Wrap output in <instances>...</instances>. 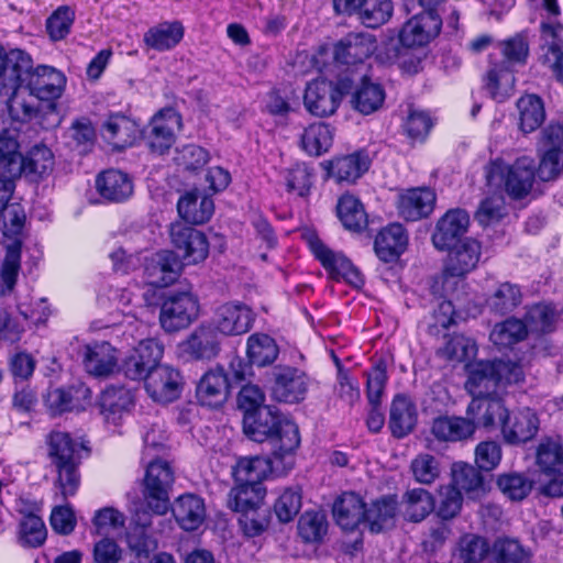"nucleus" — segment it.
I'll list each match as a JSON object with an SVG mask.
<instances>
[{
	"instance_id": "f257e3e1",
	"label": "nucleus",
	"mask_w": 563,
	"mask_h": 563,
	"mask_svg": "<svg viewBox=\"0 0 563 563\" xmlns=\"http://www.w3.org/2000/svg\"><path fill=\"white\" fill-rule=\"evenodd\" d=\"M24 54L30 60L29 66L19 71L14 89H7V80L0 78V99L7 103L12 120L20 122L36 117V101L58 98L66 84L64 75L53 67L38 66L32 69V59L25 52Z\"/></svg>"
},
{
	"instance_id": "f03ea898",
	"label": "nucleus",
	"mask_w": 563,
	"mask_h": 563,
	"mask_svg": "<svg viewBox=\"0 0 563 563\" xmlns=\"http://www.w3.org/2000/svg\"><path fill=\"white\" fill-rule=\"evenodd\" d=\"M243 429L256 442L268 441L275 457H290L300 444L297 424L272 407L245 413Z\"/></svg>"
},
{
	"instance_id": "7ed1b4c3",
	"label": "nucleus",
	"mask_w": 563,
	"mask_h": 563,
	"mask_svg": "<svg viewBox=\"0 0 563 563\" xmlns=\"http://www.w3.org/2000/svg\"><path fill=\"white\" fill-rule=\"evenodd\" d=\"M175 481L169 463L153 460L148 463L143 479V500L134 503L133 521L151 527L153 516H164L170 508L169 493Z\"/></svg>"
},
{
	"instance_id": "20e7f679",
	"label": "nucleus",
	"mask_w": 563,
	"mask_h": 563,
	"mask_svg": "<svg viewBox=\"0 0 563 563\" xmlns=\"http://www.w3.org/2000/svg\"><path fill=\"white\" fill-rule=\"evenodd\" d=\"M465 388L473 396L497 395L500 385L517 384L523 379L522 367L510 361H478L466 365Z\"/></svg>"
},
{
	"instance_id": "39448f33",
	"label": "nucleus",
	"mask_w": 563,
	"mask_h": 563,
	"mask_svg": "<svg viewBox=\"0 0 563 563\" xmlns=\"http://www.w3.org/2000/svg\"><path fill=\"white\" fill-rule=\"evenodd\" d=\"M486 176L489 184L496 179L501 181L507 195L515 200H520L532 190L538 176L536 161L527 155L518 157L511 164L496 158L489 164Z\"/></svg>"
},
{
	"instance_id": "423d86ee",
	"label": "nucleus",
	"mask_w": 563,
	"mask_h": 563,
	"mask_svg": "<svg viewBox=\"0 0 563 563\" xmlns=\"http://www.w3.org/2000/svg\"><path fill=\"white\" fill-rule=\"evenodd\" d=\"M199 314V302L189 291L168 295L159 312V322L167 332H176L189 327Z\"/></svg>"
},
{
	"instance_id": "0eeeda50",
	"label": "nucleus",
	"mask_w": 563,
	"mask_h": 563,
	"mask_svg": "<svg viewBox=\"0 0 563 563\" xmlns=\"http://www.w3.org/2000/svg\"><path fill=\"white\" fill-rule=\"evenodd\" d=\"M347 86L333 84L327 79H316L308 84L303 103L306 109L316 117H327L333 114L345 93Z\"/></svg>"
},
{
	"instance_id": "6e6552de",
	"label": "nucleus",
	"mask_w": 563,
	"mask_h": 563,
	"mask_svg": "<svg viewBox=\"0 0 563 563\" xmlns=\"http://www.w3.org/2000/svg\"><path fill=\"white\" fill-rule=\"evenodd\" d=\"M309 246L316 258L333 279L342 278L355 287L363 285L362 274L341 252H334L317 236L309 240Z\"/></svg>"
},
{
	"instance_id": "1a4fd4ad",
	"label": "nucleus",
	"mask_w": 563,
	"mask_h": 563,
	"mask_svg": "<svg viewBox=\"0 0 563 563\" xmlns=\"http://www.w3.org/2000/svg\"><path fill=\"white\" fill-rule=\"evenodd\" d=\"M181 128V117L173 108L156 113L145 132V140L152 152L164 154L175 142V132Z\"/></svg>"
},
{
	"instance_id": "9d476101",
	"label": "nucleus",
	"mask_w": 563,
	"mask_h": 563,
	"mask_svg": "<svg viewBox=\"0 0 563 563\" xmlns=\"http://www.w3.org/2000/svg\"><path fill=\"white\" fill-rule=\"evenodd\" d=\"M441 26L440 14L434 10H424L404 24L399 40L408 47L423 46L439 35Z\"/></svg>"
},
{
	"instance_id": "9b49d317",
	"label": "nucleus",
	"mask_w": 563,
	"mask_h": 563,
	"mask_svg": "<svg viewBox=\"0 0 563 563\" xmlns=\"http://www.w3.org/2000/svg\"><path fill=\"white\" fill-rule=\"evenodd\" d=\"M170 239L174 246L183 252L184 265L197 264L205 261L209 254V243L206 235L184 223L170 227Z\"/></svg>"
},
{
	"instance_id": "f8f14e48",
	"label": "nucleus",
	"mask_w": 563,
	"mask_h": 563,
	"mask_svg": "<svg viewBox=\"0 0 563 563\" xmlns=\"http://www.w3.org/2000/svg\"><path fill=\"white\" fill-rule=\"evenodd\" d=\"M376 48V38L373 34L349 33L334 45L333 57L341 65H358L369 58Z\"/></svg>"
},
{
	"instance_id": "ddd939ff",
	"label": "nucleus",
	"mask_w": 563,
	"mask_h": 563,
	"mask_svg": "<svg viewBox=\"0 0 563 563\" xmlns=\"http://www.w3.org/2000/svg\"><path fill=\"white\" fill-rule=\"evenodd\" d=\"M466 415L477 427L493 430L499 428L503 432L508 418V409L497 395L473 398L466 409Z\"/></svg>"
},
{
	"instance_id": "4468645a",
	"label": "nucleus",
	"mask_w": 563,
	"mask_h": 563,
	"mask_svg": "<svg viewBox=\"0 0 563 563\" xmlns=\"http://www.w3.org/2000/svg\"><path fill=\"white\" fill-rule=\"evenodd\" d=\"M181 376L168 365H159L146 376L145 389L157 402H172L180 395Z\"/></svg>"
},
{
	"instance_id": "2eb2a0df",
	"label": "nucleus",
	"mask_w": 563,
	"mask_h": 563,
	"mask_svg": "<svg viewBox=\"0 0 563 563\" xmlns=\"http://www.w3.org/2000/svg\"><path fill=\"white\" fill-rule=\"evenodd\" d=\"M540 30L543 42L541 60L563 82V24L558 21H543Z\"/></svg>"
},
{
	"instance_id": "dca6fc26",
	"label": "nucleus",
	"mask_w": 563,
	"mask_h": 563,
	"mask_svg": "<svg viewBox=\"0 0 563 563\" xmlns=\"http://www.w3.org/2000/svg\"><path fill=\"white\" fill-rule=\"evenodd\" d=\"M274 384L272 396L277 401L296 404L305 398L307 393V378L299 369L294 367H276L273 372Z\"/></svg>"
},
{
	"instance_id": "f3484780",
	"label": "nucleus",
	"mask_w": 563,
	"mask_h": 563,
	"mask_svg": "<svg viewBox=\"0 0 563 563\" xmlns=\"http://www.w3.org/2000/svg\"><path fill=\"white\" fill-rule=\"evenodd\" d=\"M470 223L468 213L463 209L449 210L437 223L432 234L435 249L445 251L455 245L466 232Z\"/></svg>"
},
{
	"instance_id": "a211bd4d",
	"label": "nucleus",
	"mask_w": 563,
	"mask_h": 563,
	"mask_svg": "<svg viewBox=\"0 0 563 563\" xmlns=\"http://www.w3.org/2000/svg\"><path fill=\"white\" fill-rule=\"evenodd\" d=\"M279 463H283L284 468H291L292 457H272L264 459L260 456L251 459H241L236 466L233 468V476L235 482H245L251 485L262 484L267 473L279 468Z\"/></svg>"
},
{
	"instance_id": "6ab92c4d",
	"label": "nucleus",
	"mask_w": 563,
	"mask_h": 563,
	"mask_svg": "<svg viewBox=\"0 0 563 563\" xmlns=\"http://www.w3.org/2000/svg\"><path fill=\"white\" fill-rule=\"evenodd\" d=\"M139 125L120 113L109 115L101 128L103 141L118 152L131 147L139 137Z\"/></svg>"
},
{
	"instance_id": "aec40b11",
	"label": "nucleus",
	"mask_w": 563,
	"mask_h": 563,
	"mask_svg": "<svg viewBox=\"0 0 563 563\" xmlns=\"http://www.w3.org/2000/svg\"><path fill=\"white\" fill-rule=\"evenodd\" d=\"M254 321L252 310L243 303L228 302L220 306L214 314L216 329L225 335L246 333Z\"/></svg>"
},
{
	"instance_id": "412c9836",
	"label": "nucleus",
	"mask_w": 563,
	"mask_h": 563,
	"mask_svg": "<svg viewBox=\"0 0 563 563\" xmlns=\"http://www.w3.org/2000/svg\"><path fill=\"white\" fill-rule=\"evenodd\" d=\"M183 356L191 360H211L220 352V341L216 329L208 325L197 328L187 340L178 344Z\"/></svg>"
},
{
	"instance_id": "4be33fe9",
	"label": "nucleus",
	"mask_w": 563,
	"mask_h": 563,
	"mask_svg": "<svg viewBox=\"0 0 563 563\" xmlns=\"http://www.w3.org/2000/svg\"><path fill=\"white\" fill-rule=\"evenodd\" d=\"M231 387L232 383L222 368L211 369L197 385V399L202 406L218 408L225 402Z\"/></svg>"
},
{
	"instance_id": "5701e85b",
	"label": "nucleus",
	"mask_w": 563,
	"mask_h": 563,
	"mask_svg": "<svg viewBox=\"0 0 563 563\" xmlns=\"http://www.w3.org/2000/svg\"><path fill=\"white\" fill-rule=\"evenodd\" d=\"M435 199V192L429 188L408 189L398 198L399 216L407 221L427 218L434 209Z\"/></svg>"
},
{
	"instance_id": "b1692460",
	"label": "nucleus",
	"mask_w": 563,
	"mask_h": 563,
	"mask_svg": "<svg viewBox=\"0 0 563 563\" xmlns=\"http://www.w3.org/2000/svg\"><path fill=\"white\" fill-rule=\"evenodd\" d=\"M184 263L173 251H161L147 264V283L154 287H167L173 284L183 269Z\"/></svg>"
},
{
	"instance_id": "393cba45",
	"label": "nucleus",
	"mask_w": 563,
	"mask_h": 563,
	"mask_svg": "<svg viewBox=\"0 0 563 563\" xmlns=\"http://www.w3.org/2000/svg\"><path fill=\"white\" fill-rule=\"evenodd\" d=\"M540 428V420L534 410L523 408L512 417L508 415L503 429V438L508 444H520L533 439Z\"/></svg>"
},
{
	"instance_id": "a878e982",
	"label": "nucleus",
	"mask_w": 563,
	"mask_h": 563,
	"mask_svg": "<svg viewBox=\"0 0 563 563\" xmlns=\"http://www.w3.org/2000/svg\"><path fill=\"white\" fill-rule=\"evenodd\" d=\"M48 455L58 477L56 484L66 497V486L70 485V435L67 432L53 431L48 440Z\"/></svg>"
},
{
	"instance_id": "bb28decb",
	"label": "nucleus",
	"mask_w": 563,
	"mask_h": 563,
	"mask_svg": "<svg viewBox=\"0 0 563 563\" xmlns=\"http://www.w3.org/2000/svg\"><path fill=\"white\" fill-rule=\"evenodd\" d=\"M408 234L399 223L382 229L375 238L374 250L377 257L385 263L396 262L406 251Z\"/></svg>"
},
{
	"instance_id": "cd10ccee",
	"label": "nucleus",
	"mask_w": 563,
	"mask_h": 563,
	"mask_svg": "<svg viewBox=\"0 0 563 563\" xmlns=\"http://www.w3.org/2000/svg\"><path fill=\"white\" fill-rule=\"evenodd\" d=\"M365 504L355 493H343L333 504L332 512L343 530H354L364 521Z\"/></svg>"
},
{
	"instance_id": "c85d7f7f",
	"label": "nucleus",
	"mask_w": 563,
	"mask_h": 563,
	"mask_svg": "<svg viewBox=\"0 0 563 563\" xmlns=\"http://www.w3.org/2000/svg\"><path fill=\"white\" fill-rule=\"evenodd\" d=\"M172 511L178 525L186 531L198 529L206 517L203 500L194 494L179 496L175 500Z\"/></svg>"
},
{
	"instance_id": "c756f323",
	"label": "nucleus",
	"mask_w": 563,
	"mask_h": 563,
	"mask_svg": "<svg viewBox=\"0 0 563 563\" xmlns=\"http://www.w3.org/2000/svg\"><path fill=\"white\" fill-rule=\"evenodd\" d=\"M417 423V409L412 400L405 395L393 399L388 427L394 437L401 439L408 435Z\"/></svg>"
},
{
	"instance_id": "7c9ffc66",
	"label": "nucleus",
	"mask_w": 563,
	"mask_h": 563,
	"mask_svg": "<svg viewBox=\"0 0 563 563\" xmlns=\"http://www.w3.org/2000/svg\"><path fill=\"white\" fill-rule=\"evenodd\" d=\"M431 432L440 441H463L473 437L475 422L468 416L466 418L442 416L433 420Z\"/></svg>"
},
{
	"instance_id": "2f4dec72",
	"label": "nucleus",
	"mask_w": 563,
	"mask_h": 563,
	"mask_svg": "<svg viewBox=\"0 0 563 563\" xmlns=\"http://www.w3.org/2000/svg\"><path fill=\"white\" fill-rule=\"evenodd\" d=\"M96 187L99 194L112 201H122L133 192L131 178L121 170L109 169L98 175Z\"/></svg>"
},
{
	"instance_id": "473e14b6",
	"label": "nucleus",
	"mask_w": 563,
	"mask_h": 563,
	"mask_svg": "<svg viewBox=\"0 0 563 563\" xmlns=\"http://www.w3.org/2000/svg\"><path fill=\"white\" fill-rule=\"evenodd\" d=\"M449 253L446 266L449 272L455 275H466L473 271L481 256V245L473 239H466L459 244Z\"/></svg>"
},
{
	"instance_id": "72a5a7b5",
	"label": "nucleus",
	"mask_w": 563,
	"mask_h": 563,
	"mask_svg": "<svg viewBox=\"0 0 563 563\" xmlns=\"http://www.w3.org/2000/svg\"><path fill=\"white\" fill-rule=\"evenodd\" d=\"M86 371L93 376H107L117 365L115 350L108 342L86 346L84 353Z\"/></svg>"
},
{
	"instance_id": "f704fd0d",
	"label": "nucleus",
	"mask_w": 563,
	"mask_h": 563,
	"mask_svg": "<svg viewBox=\"0 0 563 563\" xmlns=\"http://www.w3.org/2000/svg\"><path fill=\"white\" fill-rule=\"evenodd\" d=\"M265 494L262 484L236 482L228 495V507L238 512L253 511L262 505Z\"/></svg>"
},
{
	"instance_id": "c9c22d12",
	"label": "nucleus",
	"mask_w": 563,
	"mask_h": 563,
	"mask_svg": "<svg viewBox=\"0 0 563 563\" xmlns=\"http://www.w3.org/2000/svg\"><path fill=\"white\" fill-rule=\"evenodd\" d=\"M177 210L185 221L202 224L211 218L214 205L211 198L203 196L199 200L198 194L190 191L179 198Z\"/></svg>"
},
{
	"instance_id": "e433bc0d",
	"label": "nucleus",
	"mask_w": 563,
	"mask_h": 563,
	"mask_svg": "<svg viewBox=\"0 0 563 563\" xmlns=\"http://www.w3.org/2000/svg\"><path fill=\"white\" fill-rule=\"evenodd\" d=\"M184 36V27L181 23L163 22L154 25L144 34L143 41L145 45L152 49L163 52L175 47Z\"/></svg>"
},
{
	"instance_id": "4c0bfd02",
	"label": "nucleus",
	"mask_w": 563,
	"mask_h": 563,
	"mask_svg": "<svg viewBox=\"0 0 563 563\" xmlns=\"http://www.w3.org/2000/svg\"><path fill=\"white\" fill-rule=\"evenodd\" d=\"M536 464L544 474H556L563 468V441L560 437H545L536 451Z\"/></svg>"
},
{
	"instance_id": "58836bf2",
	"label": "nucleus",
	"mask_w": 563,
	"mask_h": 563,
	"mask_svg": "<svg viewBox=\"0 0 563 563\" xmlns=\"http://www.w3.org/2000/svg\"><path fill=\"white\" fill-rule=\"evenodd\" d=\"M369 164L371 161L367 153L357 151L335 158L331 163V174L339 183H354L368 169Z\"/></svg>"
},
{
	"instance_id": "ea45409f",
	"label": "nucleus",
	"mask_w": 563,
	"mask_h": 563,
	"mask_svg": "<svg viewBox=\"0 0 563 563\" xmlns=\"http://www.w3.org/2000/svg\"><path fill=\"white\" fill-rule=\"evenodd\" d=\"M18 132L15 129L3 126L0 130V174L10 177L21 175Z\"/></svg>"
},
{
	"instance_id": "a19ab883",
	"label": "nucleus",
	"mask_w": 563,
	"mask_h": 563,
	"mask_svg": "<svg viewBox=\"0 0 563 563\" xmlns=\"http://www.w3.org/2000/svg\"><path fill=\"white\" fill-rule=\"evenodd\" d=\"M384 100L385 90L383 87L363 77L360 86L353 93L352 104L362 114H371L380 109Z\"/></svg>"
},
{
	"instance_id": "79ce46f5",
	"label": "nucleus",
	"mask_w": 563,
	"mask_h": 563,
	"mask_svg": "<svg viewBox=\"0 0 563 563\" xmlns=\"http://www.w3.org/2000/svg\"><path fill=\"white\" fill-rule=\"evenodd\" d=\"M560 312L552 303L540 302L528 308L525 319L527 331L550 333L555 330Z\"/></svg>"
},
{
	"instance_id": "37998d69",
	"label": "nucleus",
	"mask_w": 563,
	"mask_h": 563,
	"mask_svg": "<svg viewBox=\"0 0 563 563\" xmlns=\"http://www.w3.org/2000/svg\"><path fill=\"white\" fill-rule=\"evenodd\" d=\"M333 129L323 122L310 124L301 135V146L311 156L328 152L333 143Z\"/></svg>"
},
{
	"instance_id": "c03bdc74",
	"label": "nucleus",
	"mask_w": 563,
	"mask_h": 563,
	"mask_svg": "<svg viewBox=\"0 0 563 563\" xmlns=\"http://www.w3.org/2000/svg\"><path fill=\"white\" fill-rule=\"evenodd\" d=\"M405 516L413 522L422 521L434 510V498L423 488L407 490L402 496Z\"/></svg>"
},
{
	"instance_id": "a18cd8bd",
	"label": "nucleus",
	"mask_w": 563,
	"mask_h": 563,
	"mask_svg": "<svg viewBox=\"0 0 563 563\" xmlns=\"http://www.w3.org/2000/svg\"><path fill=\"white\" fill-rule=\"evenodd\" d=\"M21 175L42 177L53 169L54 155L52 151L43 145H34L24 156L20 155Z\"/></svg>"
},
{
	"instance_id": "49530a36",
	"label": "nucleus",
	"mask_w": 563,
	"mask_h": 563,
	"mask_svg": "<svg viewBox=\"0 0 563 563\" xmlns=\"http://www.w3.org/2000/svg\"><path fill=\"white\" fill-rule=\"evenodd\" d=\"M336 210L347 230L360 232L366 228L367 213L357 197L350 194L343 195L338 201Z\"/></svg>"
},
{
	"instance_id": "de8ad7c7",
	"label": "nucleus",
	"mask_w": 563,
	"mask_h": 563,
	"mask_svg": "<svg viewBox=\"0 0 563 563\" xmlns=\"http://www.w3.org/2000/svg\"><path fill=\"white\" fill-rule=\"evenodd\" d=\"M485 88L489 96L503 102L514 93L515 76L505 65H495L486 75Z\"/></svg>"
},
{
	"instance_id": "09e8293b",
	"label": "nucleus",
	"mask_w": 563,
	"mask_h": 563,
	"mask_svg": "<svg viewBox=\"0 0 563 563\" xmlns=\"http://www.w3.org/2000/svg\"><path fill=\"white\" fill-rule=\"evenodd\" d=\"M246 353L251 364L266 366L277 358L279 349L268 334L255 333L247 339Z\"/></svg>"
},
{
	"instance_id": "8fccbe9b",
	"label": "nucleus",
	"mask_w": 563,
	"mask_h": 563,
	"mask_svg": "<svg viewBox=\"0 0 563 563\" xmlns=\"http://www.w3.org/2000/svg\"><path fill=\"white\" fill-rule=\"evenodd\" d=\"M519 111V126L523 133L536 131L545 119L544 106L536 95H527L521 97L517 102Z\"/></svg>"
},
{
	"instance_id": "3c124183",
	"label": "nucleus",
	"mask_w": 563,
	"mask_h": 563,
	"mask_svg": "<svg viewBox=\"0 0 563 563\" xmlns=\"http://www.w3.org/2000/svg\"><path fill=\"white\" fill-rule=\"evenodd\" d=\"M396 506L394 498L384 497L374 501L368 509H365L364 520L368 523L372 532L377 533L394 526Z\"/></svg>"
},
{
	"instance_id": "603ef678",
	"label": "nucleus",
	"mask_w": 563,
	"mask_h": 563,
	"mask_svg": "<svg viewBox=\"0 0 563 563\" xmlns=\"http://www.w3.org/2000/svg\"><path fill=\"white\" fill-rule=\"evenodd\" d=\"M21 268V243L13 242L7 246L0 268V296L10 295L16 284Z\"/></svg>"
},
{
	"instance_id": "864d4df0",
	"label": "nucleus",
	"mask_w": 563,
	"mask_h": 563,
	"mask_svg": "<svg viewBox=\"0 0 563 563\" xmlns=\"http://www.w3.org/2000/svg\"><path fill=\"white\" fill-rule=\"evenodd\" d=\"M452 482L451 486L456 487L457 490H464L472 498L478 496L483 492V476L479 471L466 463H454L452 467Z\"/></svg>"
},
{
	"instance_id": "5fc2aeb1",
	"label": "nucleus",
	"mask_w": 563,
	"mask_h": 563,
	"mask_svg": "<svg viewBox=\"0 0 563 563\" xmlns=\"http://www.w3.org/2000/svg\"><path fill=\"white\" fill-rule=\"evenodd\" d=\"M29 58L21 49H5L0 45V78H4L5 87L9 90L14 89L19 71L29 66Z\"/></svg>"
},
{
	"instance_id": "6e6d98bb",
	"label": "nucleus",
	"mask_w": 563,
	"mask_h": 563,
	"mask_svg": "<svg viewBox=\"0 0 563 563\" xmlns=\"http://www.w3.org/2000/svg\"><path fill=\"white\" fill-rule=\"evenodd\" d=\"M476 352L477 347L473 339L463 334H453L445 340L437 354L450 362H465L475 356Z\"/></svg>"
},
{
	"instance_id": "4d7b16f0",
	"label": "nucleus",
	"mask_w": 563,
	"mask_h": 563,
	"mask_svg": "<svg viewBox=\"0 0 563 563\" xmlns=\"http://www.w3.org/2000/svg\"><path fill=\"white\" fill-rule=\"evenodd\" d=\"M522 294L518 285L511 283L500 284L487 299L490 310L499 314L511 312L521 303Z\"/></svg>"
},
{
	"instance_id": "13d9d810",
	"label": "nucleus",
	"mask_w": 563,
	"mask_h": 563,
	"mask_svg": "<svg viewBox=\"0 0 563 563\" xmlns=\"http://www.w3.org/2000/svg\"><path fill=\"white\" fill-rule=\"evenodd\" d=\"M527 333V327L523 321L509 318L494 327L489 339L499 347H510L511 345L522 341Z\"/></svg>"
},
{
	"instance_id": "bf43d9fd",
	"label": "nucleus",
	"mask_w": 563,
	"mask_h": 563,
	"mask_svg": "<svg viewBox=\"0 0 563 563\" xmlns=\"http://www.w3.org/2000/svg\"><path fill=\"white\" fill-rule=\"evenodd\" d=\"M433 126L429 112L410 107L401 129L411 142H423Z\"/></svg>"
},
{
	"instance_id": "052dcab7",
	"label": "nucleus",
	"mask_w": 563,
	"mask_h": 563,
	"mask_svg": "<svg viewBox=\"0 0 563 563\" xmlns=\"http://www.w3.org/2000/svg\"><path fill=\"white\" fill-rule=\"evenodd\" d=\"M393 11L391 0H363L357 18L366 27L376 29L389 21Z\"/></svg>"
},
{
	"instance_id": "680f3d73",
	"label": "nucleus",
	"mask_w": 563,
	"mask_h": 563,
	"mask_svg": "<svg viewBox=\"0 0 563 563\" xmlns=\"http://www.w3.org/2000/svg\"><path fill=\"white\" fill-rule=\"evenodd\" d=\"M47 538L43 519L34 514L25 515L20 521L19 540L25 548H38Z\"/></svg>"
},
{
	"instance_id": "e2e57ef3",
	"label": "nucleus",
	"mask_w": 563,
	"mask_h": 563,
	"mask_svg": "<svg viewBox=\"0 0 563 563\" xmlns=\"http://www.w3.org/2000/svg\"><path fill=\"white\" fill-rule=\"evenodd\" d=\"M328 531L327 518L317 511H306L298 521V533L307 543L319 542Z\"/></svg>"
},
{
	"instance_id": "0e129e2a",
	"label": "nucleus",
	"mask_w": 563,
	"mask_h": 563,
	"mask_svg": "<svg viewBox=\"0 0 563 563\" xmlns=\"http://www.w3.org/2000/svg\"><path fill=\"white\" fill-rule=\"evenodd\" d=\"M410 471L418 483L431 485L439 478L441 465L435 456L429 453H421L411 461Z\"/></svg>"
},
{
	"instance_id": "69168bd1",
	"label": "nucleus",
	"mask_w": 563,
	"mask_h": 563,
	"mask_svg": "<svg viewBox=\"0 0 563 563\" xmlns=\"http://www.w3.org/2000/svg\"><path fill=\"white\" fill-rule=\"evenodd\" d=\"M302 495L298 487L283 490L274 504V511L280 522L291 521L300 511Z\"/></svg>"
},
{
	"instance_id": "338daca9",
	"label": "nucleus",
	"mask_w": 563,
	"mask_h": 563,
	"mask_svg": "<svg viewBox=\"0 0 563 563\" xmlns=\"http://www.w3.org/2000/svg\"><path fill=\"white\" fill-rule=\"evenodd\" d=\"M174 161L179 168L197 172L209 162V153L196 144H187L176 148Z\"/></svg>"
},
{
	"instance_id": "774afa93",
	"label": "nucleus",
	"mask_w": 563,
	"mask_h": 563,
	"mask_svg": "<svg viewBox=\"0 0 563 563\" xmlns=\"http://www.w3.org/2000/svg\"><path fill=\"white\" fill-rule=\"evenodd\" d=\"M387 382V363L384 358L375 361L367 373L366 394L371 406H379Z\"/></svg>"
}]
</instances>
